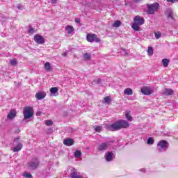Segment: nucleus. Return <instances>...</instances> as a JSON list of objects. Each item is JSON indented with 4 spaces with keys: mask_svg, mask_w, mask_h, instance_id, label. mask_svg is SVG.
<instances>
[{
    "mask_svg": "<svg viewBox=\"0 0 178 178\" xmlns=\"http://www.w3.org/2000/svg\"><path fill=\"white\" fill-rule=\"evenodd\" d=\"M130 127V124L124 120H119L114 122L113 124L108 127V130L111 131H118V130H122V129H127Z\"/></svg>",
    "mask_w": 178,
    "mask_h": 178,
    "instance_id": "nucleus-1",
    "label": "nucleus"
},
{
    "mask_svg": "<svg viewBox=\"0 0 178 178\" xmlns=\"http://www.w3.org/2000/svg\"><path fill=\"white\" fill-rule=\"evenodd\" d=\"M145 23V21L144 20V18L137 15L134 18L132 29L135 30V31H140V26H143Z\"/></svg>",
    "mask_w": 178,
    "mask_h": 178,
    "instance_id": "nucleus-2",
    "label": "nucleus"
},
{
    "mask_svg": "<svg viewBox=\"0 0 178 178\" xmlns=\"http://www.w3.org/2000/svg\"><path fill=\"white\" fill-rule=\"evenodd\" d=\"M23 113H24V119H30V118H33V115H34V111L33 110V107L31 106L24 107Z\"/></svg>",
    "mask_w": 178,
    "mask_h": 178,
    "instance_id": "nucleus-3",
    "label": "nucleus"
},
{
    "mask_svg": "<svg viewBox=\"0 0 178 178\" xmlns=\"http://www.w3.org/2000/svg\"><path fill=\"white\" fill-rule=\"evenodd\" d=\"M158 9H159V3H158L147 5V13L149 15H154L155 12H158Z\"/></svg>",
    "mask_w": 178,
    "mask_h": 178,
    "instance_id": "nucleus-4",
    "label": "nucleus"
},
{
    "mask_svg": "<svg viewBox=\"0 0 178 178\" xmlns=\"http://www.w3.org/2000/svg\"><path fill=\"white\" fill-rule=\"evenodd\" d=\"M86 40L88 42H101V39L97 36L95 33H88L86 35Z\"/></svg>",
    "mask_w": 178,
    "mask_h": 178,
    "instance_id": "nucleus-5",
    "label": "nucleus"
},
{
    "mask_svg": "<svg viewBox=\"0 0 178 178\" xmlns=\"http://www.w3.org/2000/svg\"><path fill=\"white\" fill-rule=\"evenodd\" d=\"M39 165H40V161L37 158H34L33 161L28 163L29 168H30V169H32L33 170L37 169Z\"/></svg>",
    "mask_w": 178,
    "mask_h": 178,
    "instance_id": "nucleus-6",
    "label": "nucleus"
},
{
    "mask_svg": "<svg viewBox=\"0 0 178 178\" xmlns=\"http://www.w3.org/2000/svg\"><path fill=\"white\" fill-rule=\"evenodd\" d=\"M34 41L36 42V44H42L44 42H45V39L42 35L40 34H36L34 35Z\"/></svg>",
    "mask_w": 178,
    "mask_h": 178,
    "instance_id": "nucleus-7",
    "label": "nucleus"
},
{
    "mask_svg": "<svg viewBox=\"0 0 178 178\" xmlns=\"http://www.w3.org/2000/svg\"><path fill=\"white\" fill-rule=\"evenodd\" d=\"M140 92L144 95H151L152 94V89L148 86H145L140 89Z\"/></svg>",
    "mask_w": 178,
    "mask_h": 178,
    "instance_id": "nucleus-8",
    "label": "nucleus"
},
{
    "mask_svg": "<svg viewBox=\"0 0 178 178\" xmlns=\"http://www.w3.org/2000/svg\"><path fill=\"white\" fill-rule=\"evenodd\" d=\"M17 115V113L16 112V109H11L7 115V119L12 120L16 118Z\"/></svg>",
    "mask_w": 178,
    "mask_h": 178,
    "instance_id": "nucleus-9",
    "label": "nucleus"
},
{
    "mask_svg": "<svg viewBox=\"0 0 178 178\" xmlns=\"http://www.w3.org/2000/svg\"><path fill=\"white\" fill-rule=\"evenodd\" d=\"M63 144L67 147H71V145H73V144H74V141L72 138H66L64 140Z\"/></svg>",
    "mask_w": 178,
    "mask_h": 178,
    "instance_id": "nucleus-10",
    "label": "nucleus"
},
{
    "mask_svg": "<svg viewBox=\"0 0 178 178\" xmlns=\"http://www.w3.org/2000/svg\"><path fill=\"white\" fill-rule=\"evenodd\" d=\"M45 97H47L45 92H38L35 94V98H37V99H44Z\"/></svg>",
    "mask_w": 178,
    "mask_h": 178,
    "instance_id": "nucleus-11",
    "label": "nucleus"
},
{
    "mask_svg": "<svg viewBox=\"0 0 178 178\" xmlns=\"http://www.w3.org/2000/svg\"><path fill=\"white\" fill-rule=\"evenodd\" d=\"M108 147H109L108 143H102L98 146L99 151H106L108 149Z\"/></svg>",
    "mask_w": 178,
    "mask_h": 178,
    "instance_id": "nucleus-12",
    "label": "nucleus"
},
{
    "mask_svg": "<svg viewBox=\"0 0 178 178\" xmlns=\"http://www.w3.org/2000/svg\"><path fill=\"white\" fill-rule=\"evenodd\" d=\"M112 159H113V152H107V154H106V161L107 162H111Z\"/></svg>",
    "mask_w": 178,
    "mask_h": 178,
    "instance_id": "nucleus-13",
    "label": "nucleus"
},
{
    "mask_svg": "<svg viewBox=\"0 0 178 178\" xmlns=\"http://www.w3.org/2000/svg\"><path fill=\"white\" fill-rule=\"evenodd\" d=\"M157 145L163 149V148H166V147H168V142L166 140H161L159 142Z\"/></svg>",
    "mask_w": 178,
    "mask_h": 178,
    "instance_id": "nucleus-14",
    "label": "nucleus"
},
{
    "mask_svg": "<svg viewBox=\"0 0 178 178\" xmlns=\"http://www.w3.org/2000/svg\"><path fill=\"white\" fill-rule=\"evenodd\" d=\"M23 148V144L18 143L17 145L13 147V152H19Z\"/></svg>",
    "mask_w": 178,
    "mask_h": 178,
    "instance_id": "nucleus-15",
    "label": "nucleus"
},
{
    "mask_svg": "<svg viewBox=\"0 0 178 178\" xmlns=\"http://www.w3.org/2000/svg\"><path fill=\"white\" fill-rule=\"evenodd\" d=\"M70 176L72 178H83V177L80 175H79V172L75 170H72Z\"/></svg>",
    "mask_w": 178,
    "mask_h": 178,
    "instance_id": "nucleus-16",
    "label": "nucleus"
},
{
    "mask_svg": "<svg viewBox=\"0 0 178 178\" xmlns=\"http://www.w3.org/2000/svg\"><path fill=\"white\" fill-rule=\"evenodd\" d=\"M164 95H173V94H175V92L173 91V90L172 89H169V88H165L164 90V92L163 93Z\"/></svg>",
    "mask_w": 178,
    "mask_h": 178,
    "instance_id": "nucleus-17",
    "label": "nucleus"
},
{
    "mask_svg": "<svg viewBox=\"0 0 178 178\" xmlns=\"http://www.w3.org/2000/svg\"><path fill=\"white\" fill-rule=\"evenodd\" d=\"M65 30L67 31L68 34H72V33L74 31V28H73L72 25H67V26H65Z\"/></svg>",
    "mask_w": 178,
    "mask_h": 178,
    "instance_id": "nucleus-18",
    "label": "nucleus"
},
{
    "mask_svg": "<svg viewBox=\"0 0 178 178\" xmlns=\"http://www.w3.org/2000/svg\"><path fill=\"white\" fill-rule=\"evenodd\" d=\"M44 69L47 72H51V70H52V67H51V63H49V62H46L44 63Z\"/></svg>",
    "mask_w": 178,
    "mask_h": 178,
    "instance_id": "nucleus-19",
    "label": "nucleus"
},
{
    "mask_svg": "<svg viewBox=\"0 0 178 178\" xmlns=\"http://www.w3.org/2000/svg\"><path fill=\"white\" fill-rule=\"evenodd\" d=\"M125 95H133V90L130 88H127L124 90Z\"/></svg>",
    "mask_w": 178,
    "mask_h": 178,
    "instance_id": "nucleus-20",
    "label": "nucleus"
},
{
    "mask_svg": "<svg viewBox=\"0 0 178 178\" xmlns=\"http://www.w3.org/2000/svg\"><path fill=\"white\" fill-rule=\"evenodd\" d=\"M169 62H170V60L168 58L163 59L162 63H163V67H168V66H169Z\"/></svg>",
    "mask_w": 178,
    "mask_h": 178,
    "instance_id": "nucleus-21",
    "label": "nucleus"
},
{
    "mask_svg": "<svg viewBox=\"0 0 178 178\" xmlns=\"http://www.w3.org/2000/svg\"><path fill=\"white\" fill-rule=\"evenodd\" d=\"M167 17L173 19V13L170 10H168L165 13Z\"/></svg>",
    "mask_w": 178,
    "mask_h": 178,
    "instance_id": "nucleus-22",
    "label": "nucleus"
},
{
    "mask_svg": "<svg viewBox=\"0 0 178 178\" xmlns=\"http://www.w3.org/2000/svg\"><path fill=\"white\" fill-rule=\"evenodd\" d=\"M147 55L149 56H152L154 55V49L151 47H149L147 49Z\"/></svg>",
    "mask_w": 178,
    "mask_h": 178,
    "instance_id": "nucleus-23",
    "label": "nucleus"
},
{
    "mask_svg": "<svg viewBox=\"0 0 178 178\" xmlns=\"http://www.w3.org/2000/svg\"><path fill=\"white\" fill-rule=\"evenodd\" d=\"M125 118L129 120V122H131L133 120V117L130 115V112L128 111L125 113Z\"/></svg>",
    "mask_w": 178,
    "mask_h": 178,
    "instance_id": "nucleus-24",
    "label": "nucleus"
},
{
    "mask_svg": "<svg viewBox=\"0 0 178 178\" xmlns=\"http://www.w3.org/2000/svg\"><path fill=\"white\" fill-rule=\"evenodd\" d=\"M121 24H122V22L119 20H117L114 22V23L113 24V27H115V28L120 27Z\"/></svg>",
    "mask_w": 178,
    "mask_h": 178,
    "instance_id": "nucleus-25",
    "label": "nucleus"
},
{
    "mask_svg": "<svg viewBox=\"0 0 178 178\" xmlns=\"http://www.w3.org/2000/svg\"><path fill=\"white\" fill-rule=\"evenodd\" d=\"M59 91V89L57 87H53L50 88L51 94H56Z\"/></svg>",
    "mask_w": 178,
    "mask_h": 178,
    "instance_id": "nucleus-26",
    "label": "nucleus"
},
{
    "mask_svg": "<svg viewBox=\"0 0 178 178\" xmlns=\"http://www.w3.org/2000/svg\"><path fill=\"white\" fill-rule=\"evenodd\" d=\"M10 65H11V66H16V65H17V60H16V58L10 60Z\"/></svg>",
    "mask_w": 178,
    "mask_h": 178,
    "instance_id": "nucleus-27",
    "label": "nucleus"
},
{
    "mask_svg": "<svg viewBox=\"0 0 178 178\" xmlns=\"http://www.w3.org/2000/svg\"><path fill=\"white\" fill-rule=\"evenodd\" d=\"M154 35L156 38V40H159L161 37H162V33L160 31H157L154 33Z\"/></svg>",
    "mask_w": 178,
    "mask_h": 178,
    "instance_id": "nucleus-28",
    "label": "nucleus"
},
{
    "mask_svg": "<svg viewBox=\"0 0 178 178\" xmlns=\"http://www.w3.org/2000/svg\"><path fill=\"white\" fill-rule=\"evenodd\" d=\"M22 176L24 177H26V178H31L33 177V175L30 173H29L28 172H24V174L22 175Z\"/></svg>",
    "mask_w": 178,
    "mask_h": 178,
    "instance_id": "nucleus-29",
    "label": "nucleus"
},
{
    "mask_svg": "<svg viewBox=\"0 0 178 178\" xmlns=\"http://www.w3.org/2000/svg\"><path fill=\"white\" fill-rule=\"evenodd\" d=\"M80 156H81V152H80L79 150H76L74 152V157L75 158H80Z\"/></svg>",
    "mask_w": 178,
    "mask_h": 178,
    "instance_id": "nucleus-30",
    "label": "nucleus"
},
{
    "mask_svg": "<svg viewBox=\"0 0 178 178\" xmlns=\"http://www.w3.org/2000/svg\"><path fill=\"white\" fill-rule=\"evenodd\" d=\"M104 102H105V104H111V97L109 96L106 97L104 99Z\"/></svg>",
    "mask_w": 178,
    "mask_h": 178,
    "instance_id": "nucleus-31",
    "label": "nucleus"
},
{
    "mask_svg": "<svg viewBox=\"0 0 178 178\" xmlns=\"http://www.w3.org/2000/svg\"><path fill=\"white\" fill-rule=\"evenodd\" d=\"M83 57L86 60H89V59L91 58V55L88 54V53H85L83 54Z\"/></svg>",
    "mask_w": 178,
    "mask_h": 178,
    "instance_id": "nucleus-32",
    "label": "nucleus"
},
{
    "mask_svg": "<svg viewBox=\"0 0 178 178\" xmlns=\"http://www.w3.org/2000/svg\"><path fill=\"white\" fill-rule=\"evenodd\" d=\"M95 131H97V133H101V130H102V127H99V126H97L95 128Z\"/></svg>",
    "mask_w": 178,
    "mask_h": 178,
    "instance_id": "nucleus-33",
    "label": "nucleus"
},
{
    "mask_svg": "<svg viewBox=\"0 0 178 178\" xmlns=\"http://www.w3.org/2000/svg\"><path fill=\"white\" fill-rule=\"evenodd\" d=\"M147 144L152 145V144H154V139L149 137L147 140Z\"/></svg>",
    "mask_w": 178,
    "mask_h": 178,
    "instance_id": "nucleus-34",
    "label": "nucleus"
},
{
    "mask_svg": "<svg viewBox=\"0 0 178 178\" xmlns=\"http://www.w3.org/2000/svg\"><path fill=\"white\" fill-rule=\"evenodd\" d=\"M46 126H52L54 124V122L49 120H47L45 121Z\"/></svg>",
    "mask_w": 178,
    "mask_h": 178,
    "instance_id": "nucleus-35",
    "label": "nucleus"
},
{
    "mask_svg": "<svg viewBox=\"0 0 178 178\" xmlns=\"http://www.w3.org/2000/svg\"><path fill=\"white\" fill-rule=\"evenodd\" d=\"M28 33L33 34L34 33V28L31 27L30 29L29 30Z\"/></svg>",
    "mask_w": 178,
    "mask_h": 178,
    "instance_id": "nucleus-36",
    "label": "nucleus"
},
{
    "mask_svg": "<svg viewBox=\"0 0 178 178\" xmlns=\"http://www.w3.org/2000/svg\"><path fill=\"white\" fill-rule=\"evenodd\" d=\"M75 22L78 24H80V19L79 18H75Z\"/></svg>",
    "mask_w": 178,
    "mask_h": 178,
    "instance_id": "nucleus-37",
    "label": "nucleus"
},
{
    "mask_svg": "<svg viewBox=\"0 0 178 178\" xmlns=\"http://www.w3.org/2000/svg\"><path fill=\"white\" fill-rule=\"evenodd\" d=\"M56 2H58L57 0H51V3H56Z\"/></svg>",
    "mask_w": 178,
    "mask_h": 178,
    "instance_id": "nucleus-38",
    "label": "nucleus"
},
{
    "mask_svg": "<svg viewBox=\"0 0 178 178\" xmlns=\"http://www.w3.org/2000/svg\"><path fill=\"white\" fill-rule=\"evenodd\" d=\"M168 1V2H172V3H175V1H176V0H167Z\"/></svg>",
    "mask_w": 178,
    "mask_h": 178,
    "instance_id": "nucleus-39",
    "label": "nucleus"
},
{
    "mask_svg": "<svg viewBox=\"0 0 178 178\" xmlns=\"http://www.w3.org/2000/svg\"><path fill=\"white\" fill-rule=\"evenodd\" d=\"M63 56H67V53L64 52V53L63 54Z\"/></svg>",
    "mask_w": 178,
    "mask_h": 178,
    "instance_id": "nucleus-40",
    "label": "nucleus"
},
{
    "mask_svg": "<svg viewBox=\"0 0 178 178\" xmlns=\"http://www.w3.org/2000/svg\"><path fill=\"white\" fill-rule=\"evenodd\" d=\"M135 1H136V2H139L140 0H135Z\"/></svg>",
    "mask_w": 178,
    "mask_h": 178,
    "instance_id": "nucleus-41",
    "label": "nucleus"
},
{
    "mask_svg": "<svg viewBox=\"0 0 178 178\" xmlns=\"http://www.w3.org/2000/svg\"><path fill=\"white\" fill-rule=\"evenodd\" d=\"M19 132H20V130H18V131H17V133H19Z\"/></svg>",
    "mask_w": 178,
    "mask_h": 178,
    "instance_id": "nucleus-42",
    "label": "nucleus"
}]
</instances>
